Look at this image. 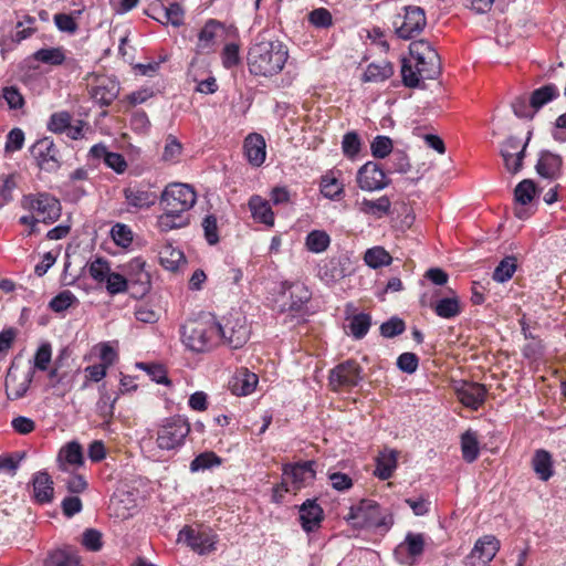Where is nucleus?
<instances>
[{
	"instance_id": "obj_1",
	"label": "nucleus",
	"mask_w": 566,
	"mask_h": 566,
	"mask_svg": "<svg viewBox=\"0 0 566 566\" xmlns=\"http://www.w3.org/2000/svg\"><path fill=\"white\" fill-rule=\"evenodd\" d=\"M409 52L411 59H403L401 65L402 83L407 87H417L421 80H436L441 74L440 56L428 41L411 42Z\"/></svg>"
},
{
	"instance_id": "obj_2",
	"label": "nucleus",
	"mask_w": 566,
	"mask_h": 566,
	"mask_svg": "<svg viewBox=\"0 0 566 566\" xmlns=\"http://www.w3.org/2000/svg\"><path fill=\"white\" fill-rule=\"evenodd\" d=\"M287 59L289 50L283 42L260 33L248 52L249 71L259 76H273L283 70Z\"/></svg>"
},
{
	"instance_id": "obj_3",
	"label": "nucleus",
	"mask_w": 566,
	"mask_h": 566,
	"mask_svg": "<svg viewBox=\"0 0 566 566\" xmlns=\"http://www.w3.org/2000/svg\"><path fill=\"white\" fill-rule=\"evenodd\" d=\"M181 339L192 352H208L218 344L217 322L213 318L188 321L182 326Z\"/></svg>"
},
{
	"instance_id": "obj_4",
	"label": "nucleus",
	"mask_w": 566,
	"mask_h": 566,
	"mask_svg": "<svg viewBox=\"0 0 566 566\" xmlns=\"http://www.w3.org/2000/svg\"><path fill=\"white\" fill-rule=\"evenodd\" d=\"M391 24L398 39L411 40L424 30L426 12L418 6H406L392 18Z\"/></svg>"
},
{
	"instance_id": "obj_5",
	"label": "nucleus",
	"mask_w": 566,
	"mask_h": 566,
	"mask_svg": "<svg viewBox=\"0 0 566 566\" xmlns=\"http://www.w3.org/2000/svg\"><path fill=\"white\" fill-rule=\"evenodd\" d=\"M190 423L181 416L167 418L157 429L156 443L161 450H175L185 443Z\"/></svg>"
},
{
	"instance_id": "obj_6",
	"label": "nucleus",
	"mask_w": 566,
	"mask_h": 566,
	"mask_svg": "<svg viewBox=\"0 0 566 566\" xmlns=\"http://www.w3.org/2000/svg\"><path fill=\"white\" fill-rule=\"evenodd\" d=\"M217 326L218 339L221 338L231 348H241L249 339L247 318L239 312L223 316L221 322H217Z\"/></svg>"
},
{
	"instance_id": "obj_7",
	"label": "nucleus",
	"mask_w": 566,
	"mask_h": 566,
	"mask_svg": "<svg viewBox=\"0 0 566 566\" xmlns=\"http://www.w3.org/2000/svg\"><path fill=\"white\" fill-rule=\"evenodd\" d=\"M197 195L193 188L186 184H170L161 193L160 203L170 212L187 213L196 203Z\"/></svg>"
},
{
	"instance_id": "obj_8",
	"label": "nucleus",
	"mask_w": 566,
	"mask_h": 566,
	"mask_svg": "<svg viewBox=\"0 0 566 566\" xmlns=\"http://www.w3.org/2000/svg\"><path fill=\"white\" fill-rule=\"evenodd\" d=\"M311 296L312 294L304 283L284 281L280 285V311L300 312Z\"/></svg>"
},
{
	"instance_id": "obj_9",
	"label": "nucleus",
	"mask_w": 566,
	"mask_h": 566,
	"mask_svg": "<svg viewBox=\"0 0 566 566\" xmlns=\"http://www.w3.org/2000/svg\"><path fill=\"white\" fill-rule=\"evenodd\" d=\"M24 205L44 223H52L61 216L60 201L45 192L24 197Z\"/></svg>"
},
{
	"instance_id": "obj_10",
	"label": "nucleus",
	"mask_w": 566,
	"mask_h": 566,
	"mask_svg": "<svg viewBox=\"0 0 566 566\" xmlns=\"http://www.w3.org/2000/svg\"><path fill=\"white\" fill-rule=\"evenodd\" d=\"M345 520L355 528L381 525L380 507L373 500H361L349 509Z\"/></svg>"
},
{
	"instance_id": "obj_11",
	"label": "nucleus",
	"mask_w": 566,
	"mask_h": 566,
	"mask_svg": "<svg viewBox=\"0 0 566 566\" xmlns=\"http://www.w3.org/2000/svg\"><path fill=\"white\" fill-rule=\"evenodd\" d=\"M531 137L532 132H528L525 142H522L517 137L510 136L502 144L500 154L503 159L504 167L510 174L515 175L522 169Z\"/></svg>"
},
{
	"instance_id": "obj_12",
	"label": "nucleus",
	"mask_w": 566,
	"mask_h": 566,
	"mask_svg": "<svg viewBox=\"0 0 566 566\" xmlns=\"http://www.w3.org/2000/svg\"><path fill=\"white\" fill-rule=\"evenodd\" d=\"M30 151L41 170L54 172L61 167L60 151L51 138L36 140Z\"/></svg>"
},
{
	"instance_id": "obj_13",
	"label": "nucleus",
	"mask_w": 566,
	"mask_h": 566,
	"mask_svg": "<svg viewBox=\"0 0 566 566\" xmlns=\"http://www.w3.org/2000/svg\"><path fill=\"white\" fill-rule=\"evenodd\" d=\"M33 375V369H20L12 364L6 377V394L8 399L15 400L22 398L32 382Z\"/></svg>"
},
{
	"instance_id": "obj_14",
	"label": "nucleus",
	"mask_w": 566,
	"mask_h": 566,
	"mask_svg": "<svg viewBox=\"0 0 566 566\" xmlns=\"http://www.w3.org/2000/svg\"><path fill=\"white\" fill-rule=\"evenodd\" d=\"M356 181L364 191L381 190L390 182L382 168L375 161H368L358 169Z\"/></svg>"
},
{
	"instance_id": "obj_15",
	"label": "nucleus",
	"mask_w": 566,
	"mask_h": 566,
	"mask_svg": "<svg viewBox=\"0 0 566 566\" xmlns=\"http://www.w3.org/2000/svg\"><path fill=\"white\" fill-rule=\"evenodd\" d=\"M361 368L355 360L337 365L329 374V386L337 391L344 387L356 386L361 379Z\"/></svg>"
},
{
	"instance_id": "obj_16",
	"label": "nucleus",
	"mask_w": 566,
	"mask_h": 566,
	"mask_svg": "<svg viewBox=\"0 0 566 566\" xmlns=\"http://www.w3.org/2000/svg\"><path fill=\"white\" fill-rule=\"evenodd\" d=\"M353 272L352 261L347 255L334 256L318 268V277L326 284H334Z\"/></svg>"
},
{
	"instance_id": "obj_17",
	"label": "nucleus",
	"mask_w": 566,
	"mask_h": 566,
	"mask_svg": "<svg viewBox=\"0 0 566 566\" xmlns=\"http://www.w3.org/2000/svg\"><path fill=\"white\" fill-rule=\"evenodd\" d=\"M500 549V541L493 535L479 538L470 555L467 557V566H486Z\"/></svg>"
},
{
	"instance_id": "obj_18",
	"label": "nucleus",
	"mask_w": 566,
	"mask_h": 566,
	"mask_svg": "<svg viewBox=\"0 0 566 566\" xmlns=\"http://www.w3.org/2000/svg\"><path fill=\"white\" fill-rule=\"evenodd\" d=\"M314 465V461L283 465V476L291 484L293 492H297L314 481L316 475Z\"/></svg>"
},
{
	"instance_id": "obj_19",
	"label": "nucleus",
	"mask_w": 566,
	"mask_h": 566,
	"mask_svg": "<svg viewBox=\"0 0 566 566\" xmlns=\"http://www.w3.org/2000/svg\"><path fill=\"white\" fill-rule=\"evenodd\" d=\"M178 542H184L193 552L205 555L216 549V537L206 532H198L191 527H184L178 535Z\"/></svg>"
},
{
	"instance_id": "obj_20",
	"label": "nucleus",
	"mask_w": 566,
	"mask_h": 566,
	"mask_svg": "<svg viewBox=\"0 0 566 566\" xmlns=\"http://www.w3.org/2000/svg\"><path fill=\"white\" fill-rule=\"evenodd\" d=\"M128 282L134 296H143L150 289V275L145 271V262L139 259H133L128 264Z\"/></svg>"
},
{
	"instance_id": "obj_21",
	"label": "nucleus",
	"mask_w": 566,
	"mask_h": 566,
	"mask_svg": "<svg viewBox=\"0 0 566 566\" xmlns=\"http://www.w3.org/2000/svg\"><path fill=\"white\" fill-rule=\"evenodd\" d=\"M563 158L549 150H542L535 165L536 172L545 179L555 180L562 174Z\"/></svg>"
},
{
	"instance_id": "obj_22",
	"label": "nucleus",
	"mask_w": 566,
	"mask_h": 566,
	"mask_svg": "<svg viewBox=\"0 0 566 566\" xmlns=\"http://www.w3.org/2000/svg\"><path fill=\"white\" fill-rule=\"evenodd\" d=\"M265 147V139L262 135L251 133L245 137L243 149L248 161L252 166L260 167L264 163L266 156Z\"/></svg>"
},
{
	"instance_id": "obj_23",
	"label": "nucleus",
	"mask_w": 566,
	"mask_h": 566,
	"mask_svg": "<svg viewBox=\"0 0 566 566\" xmlns=\"http://www.w3.org/2000/svg\"><path fill=\"white\" fill-rule=\"evenodd\" d=\"M126 203L136 209H147L155 205L156 193L142 186H128L123 190Z\"/></svg>"
},
{
	"instance_id": "obj_24",
	"label": "nucleus",
	"mask_w": 566,
	"mask_h": 566,
	"mask_svg": "<svg viewBox=\"0 0 566 566\" xmlns=\"http://www.w3.org/2000/svg\"><path fill=\"white\" fill-rule=\"evenodd\" d=\"M485 394L484 386L478 382H463L457 389L461 403L471 409H478L484 402Z\"/></svg>"
},
{
	"instance_id": "obj_25",
	"label": "nucleus",
	"mask_w": 566,
	"mask_h": 566,
	"mask_svg": "<svg viewBox=\"0 0 566 566\" xmlns=\"http://www.w3.org/2000/svg\"><path fill=\"white\" fill-rule=\"evenodd\" d=\"M323 516V509L316 503V500H306L300 507L301 524L307 533L319 527Z\"/></svg>"
},
{
	"instance_id": "obj_26",
	"label": "nucleus",
	"mask_w": 566,
	"mask_h": 566,
	"mask_svg": "<svg viewBox=\"0 0 566 566\" xmlns=\"http://www.w3.org/2000/svg\"><path fill=\"white\" fill-rule=\"evenodd\" d=\"M221 29L222 24L219 21L214 19L208 20L198 34L197 52L201 54L212 52L218 32Z\"/></svg>"
},
{
	"instance_id": "obj_27",
	"label": "nucleus",
	"mask_w": 566,
	"mask_h": 566,
	"mask_svg": "<svg viewBox=\"0 0 566 566\" xmlns=\"http://www.w3.org/2000/svg\"><path fill=\"white\" fill-rule=\"evenodd\" d=\"M356 206L359 212L376 219H381L389 214L391 201L387 196H381L375 200L364 198L361 201H357Z\"/></svg>"
},
{
	"instance_id": "obj_28",
	"label": "nucleus",
	"mask_w": 566,
	"mask_h": 566,
	"mask_svg": "<svg viewBox=\"0 0 566 566\" xmlns=\"http://www.w3.org/2000/svg\"><path fill=\"white\" fill-rule=\"evenodd\" d=\"M34 499L40 504L51 503L54 496L53 481L46 472H38L33 478Z\"/></svg>"
},
{
	"instance_id": "obj_29",
	"label": "nucleus",
	"mask_w": 566,
	"mask_h": 566,
	"mask_svg": "<svg viewBox=\"0 0 566 566\" xmlns=\"http://www.w3.org/2000/svg\"><path fill=\"white\" fill-rule=\"evenodd\" d=\"M190 223L189 214L184 212H170L163 208V213L157 218V228L160 232L181 229Z\"/></svg>"
},
{
	"instance_id": "obj_30",
	"label": "nucleus",
	"mask_w": 566,
	"mask_h": 566,
	"mask_svg": "<svg viewBox=\"0 0 566 566\" xmlns=\"http://www.w3.org/2000/svg\"><path fill=\"white\" fill-rule=\"evenodd\" d=\"M258 381V376L254 373L243 368L233 377L231 390L237 396H247L254 391Z\"/></svg>"
},
{
	"instance_id": "obj_31",
	"label": "nucleus",
	"mask_w": 566,
	"mask_h": 566,
	"mask_svg": "<svg viewBox=\"0 0 566 566\" xmlns=\"http://www.w3.org/2000/svg\"><path fill=\"white\" fill-rule=\"evenodd\" d=\"M252 217L269 227L274 224V213L268 200L260 196H252L249 200Z\"/></svg>"
},
{
	"instance_id": "obj_32",
	"label": "nucleus",
	"mask_w": 566,
	"mask_h": 566,
	"mask_svg": "<svg viewBox=\"0 0 566 566\" xmlns=\"http://www.w3.org/2000/svg\"><path fill=\"white\" fill-rule=\"evenodd\" d=\"M398 453L395 450H384L377 457L375 475L388 480L397 468Z\"/></svg>"
},
{
	"instance_id": "obj_33",
	"label": "nucleus",
	"mask_w": 566,
	"mask_h": 566,
	"mask_svg": "<svg viewBox=\"0 0 566 566\" xmlns=\"http://www.w3.org/2000/svg\"><path fill=\"white\" fill-rule=\"evenodd\" d=\"M57 460L60 462V468L63 471L67 470V464L70 465H82L83 464V453L82 447L80 443L72 441L69 442L65 447H63L59 453Z\"/></svg>"
},
{
	"instance_id": "obj_34",
	"label": "nucleus",
	"mask_w": 566,
	"mask_h": 566,
	"mask_svg": "<svg viewBox=\"0 0 566 566\" xmlns=\"http://www.w3.org/2000/svg\"><path fill=\"white\" fill-rule=\"evenodd\" d=\"M118 83L111 78H102L94 88V98L102 105H111L118 95Z\"/></svg>"
},
{
	"instance_id": "obj_35",
	"label": "nucleus",
	"mask_w": 566,
	"mask_h": 566,
	"mask_svg": "<svg viewBox=\"0 0 566 566\" xmlns=\"http://www.w3.org/2000/svg\"><path fill=\"white\" fill-rule=\"evenodd\" d=\"M558 96V90L555 85L548 84L535 90L530 96V103L532 109L537 112L548 102L555 99Z\"/></svg>"
},
{
	"instance_id": "obj_36",
	"label": "nucleus",
	"mask_w": 566,
	"mask_h": 566,
	"mask_svg": "<svg viewBox=\"0 0 566 566\" xmlns=\"http://www.w3.org/2000/svg\"><path fill=\"white\" fill-rule=\"evenodd\" d=\"M394 74L392 65L387 61L380 63H371L364 73L365 82H381L389 78Z\"/></svg>"
},
{
	"instance_id": "obj_37",
	"label": "nucleus",
	"mask_w": 566,
	"mask_h": 566,
	"mask_svg": "<svg viewBox=\"0 0 566 566\" xmlns=\"http://www.w3.org/2000/svg\"><path fill=\"white\" fill-rule=\"evenodd\" d=\"M461 450L463 459L468 463H472L479 457V440L474 431L468 430L461 436Z\"/></svg>"
},
{
	"instance_id": "obj_38",
	"label": "nucleus",
	"mask_w": 566,
	"mask_h": 566,
	"mask_svg": "<svg viewBox=\"0 0 566 566\" xmlns=\"http://www.w3.org/2000/svg\"><path fill=\"white\" fill-rule=\"evenodd\" d=\"M184 260V253L171 244H165L159 251L160 264L169 271H176Z\"/></svg>"
},
{
	"instance_id": "obj_39",
	"label": "nucleus",
	"mask_w": 566,
	"mask_h": 566,
	"mask_svg": "<svg viewBox=\"0 0 566 566\" xmlns=\"http://www.w3.org/2000/svg\"><path fill=\"white\" fill-rule=\"evenodd\" d=\"M80 558L71 549H56L48 556L44 566H77Z\"/></svg>"
},
{
	"instance_id": "obj_40",
	"label": "nucleus",
	"mask_w": 566,
	"mask_h": 566,
	"mask_svg": "<svg viewBox=\"0 0 566 566\" xmlns=\"http://www.w3.org/2000/svg\"><path fill=\"white\" fill-rule=\"evenodd\" d=\"M321 192L324 197L336 200L344 193V185L333 175L328 172L322 177Z\"/></svg>"
},
{
	"instance_id": "obj_41",
	"label": "nucleus",
	"mask_w": 566,
	"mask_h": 566,
	"mask_svg": "<svg viewBox=\"0 0 566 566\" xmlns=\"http://www.w3.org/2000/svg\"><path fill=\"white\" fill-rule=\"evenodd\" d=\"M533 468L541 480L547 481L552 474V455L546 450H537L533 458Z\"/></svg>"
},
{
	"instance_id": "obj_42",
	"label": "nucleus",
	"mask_w": 566,
	"mask_h": 566,
	"mask_svg": "<svg viewBox=\"0 0 566 566\" xmlns=\"http://www.w3.org/2000/svg\"><path fill=\"white\" fill-rule=\"evenodd\" d=\"M364 261L368 266L378 269L389 265L392 258L382 247H374L365 252Z\"/></svg>"
},
{
	"instance_id": "obj_43",
	"label": "nucleus",
	"mask_w": 566,
	"mask_h": 566,
	"mask_svg": "<svg viewBox=\"0 0 566 566\" xmlns=\"http://www.w3.org/2000/svg\"><path fill=\"white\" fill-rule=\"evenodd\" d=\"M434 312L439 317L453 318L461 313L460 301L457 296L441 298L436 303Z\"/></svg>"
},
{
	"instance_id": "obj_44",
	"label": "nucleus",
	"mask_w": 566,
	"mask_h": 566,
	"mask_svg": "<svg viewBox=\"0 0 566 566\" xmlns=\"http://www.w3.org/2000/svg\"><path fill=\"white\" fill-rule=\"evenodd\" d=\"M33 59L49 65H61L65 54L62 48L40 49L33 53Z\"/></svg>"
},
{
	"instance_id": "obj_45",
	"label": "nucleus",
	"mask_w": 566,
	"mask_h": 566,
	"mask_svg": "<svg viewBox=\"0 0 566 566\" xmlns=\"http://www.w3.org/2000/svg\"><path fill=\"white\" fill-rule=\"evenodd\" d=\"M117 397L112 398L107 392H101L96 403V412L103 419V424L108 426L114 416V407Z\"/></svg>"
},
{
	"instance_id": "obj_46",
	"label": "nucleus",
	"mask_w": 566,
	"mask_h": 566,
	"mask_svg": "<svg viewBox=\"0 0 566 566\" xmlns=\"http://www.w3.org/2000/svg\"><path fill=\"white\" fill-rule=\"evenodd\" d=\"M516 269V258L512 255L506 256L495 268L493 272V280L500 283H504L514 275Z\"/></svg>"
},
{
	"instance_id": "obj_47",
	"label": "nucleus",
	"mask_w": 566,
	"mask_h": 566,
	"mask_svg": "<svg viewBox=\"0 0 566 566\" xmlns=\"http://www.w3.org/2000/svg\"><path fill=\"white\" fill-rule=\"evenodd\" d=\"M536 190V185L532 179H524L516 185L514 189V198L516 202L525 206L533 200Z\"/></svg>"
},
{
	"instance_id": "obj_48",
	"label": "nucleus",
	"mask_w": 566,
	"mask_h": 566,
	"mask_svg": "<svg viewBox=\"0 0 566 566\" xmlns=\"http://www.w3.org/2000/svg\"><path fill=\"white\" fill-rule=\"evenodd\" d=\"M331 239L325 231L314 230L306 237V248L314 253L325 251L329 245Z\"/></svg>"
},
{
	"instance_id": "obj_49",
	"label": "nucleus",
	"mask_w": 566,
	"mask_h": 566,
	"mask_svg": "<svg viewBox=\"0 0 566 566\" xmlns=\"http://www.w3.org/2000/svg\"><path fill=\"white\" fill-rule=\"evenodd\" d=\"M184 9L178 3H170L161 9V18L157 20L161 23H170L174 27H180L184 23Z\"/></svg>"
},
{
	"instance_id": "obj_50",
	"label": "nucleus",
	"mask_w": 566,
	"mask_h": 566,
	"mask_svg": "<svg viewBox=\"0 0 566 566\" xmlns=\"http://www.w3.org/2000/svg\"><path fill=\"white\" fill-rule=\"evenodd\" d=\"M399 548H406L410 556H420L424 549V537L419 533H408Z\"/></svg>"
},
{
	"instance_id": "obj_51",
	"label": "nucleus",
	"mask_w": 566,
	"mask_h": 566,
	"mask_svg": "<svg viewBox=\"0 0 566 566\" xmlns=\"http://www.w3.org/2000/svg\"><path fill=\"white\" fill-rule=\"evenodd\" d=\"M370 323L371 321L368 314L360 313L354 315L349 323L350 334L357 339L363 338L369 331Z\"/></svg>"
},
{
	"instance_id": "obj_52",
	"label": "nucleus",
	"mask_w": 566,
	"mask_h": 566,
	"mask_svg": "<svg viewBox=\"0 0 566 566\" xmlns=\"http://www.w3.org/2000/svg\"><path fill=\"white\" fill-rule=\"evenodd\" d=\"M71 123L72 116L69 112H57L51 115L48 129L55 134H64Z\"/></svg>"
},
{
	"instance_id": "obj_53",
	"label": "nucleus",
	"mask_w": 566,
	"mask_h": 566,
	"mask_svg": "<svg viewBox=\"0 0 566 566\" xmlns=\"http://www.w3.org/2000/svg\"><path fill=\"white\" fill-rule=\"evenodd\" d=\"M389 172L407 174L411 170L409 158L402 150H395L389 159Z\"/></svg>"
},
{
	"instance_id": "obj_54",
	"label": "nucleus",
	"mask_w": 566,
	"mask_h": 566,
	"mask_svg": "<svg viewBox=\"0 0 566 566\" xmlns=\"http://www.w3.org/2000/svg\"><path fill=\"white\" fill-rule=\"evenodd\" d=\"M106 290L109 294L115 295L127 291L129 282L124 275L119 273L109 272L105 280Z\"/></svg>"
},
{
	"instance_id": "obj_55",
	"label": "nucleus",
	"mask_w": 566,
	"mask_h": 566,
	"mask_svg": "<svg viewBox=\"0 0 566 566\" xmlns=\"http://www.w3.org/2000/svg\"><path fill=\"white\" fill-rule=\"evenodd\" d=\"M371 155L375 158H385L392 151V140L387 136H377L370 145Z\"/></svg>"
},
{
	"instance_id": "obj_56",
	"label": "nucleus",
	"mask_w": 566,
	"mask_h": 566,
	"mask_svg": "<svg viewBox=\"0 0 566 566\" xmlns=\"http://www.w3.org/2000/svg\"><path fill=\"white\" fill-rule=\"evenodd\" d=\"M76 302L75 295L69 291H62L56 296H54L50 302V307L52 311L60 313L67 310L71 305Z\"/></svg>"
},
{
	"instance_id": "obj_57",
	"label": "nucleus",
	"mask_w": 566,
	"mask_h": 566,
	"mask_svg": "<svg viewBox=\"0 0 566 566\" xmlns=\"http://www.w3.org/2000/svg\"><path fill=\"white\" fill-rule=\"evenodd\" d=\"M360 139L357 133L348 132L344 135L342 149L346 157L354 158L360 151Z\"/></svg>"
},
{
	"instance_id": "obj_58",
	"label": "nucleus",
	"mask_w": 566,
	"mask_h": 566,
	"mask_svg": "<svg viewBox=\"0 0 566 566\" xmlns=\"http://www.w3.org/2000/svg\"><path fill=\"white\" fill-rule=\"evenodd\" d=\"M112 238L117 245L128 247L133 241L130 228L123 223H116L111 230Z\"/></svg>"
},
{
	"instance_id": "obj_59",
	"label": "nucleus",
	"mask_w": 566,
	"mask_h": 566,
	"mask_svg": "<svg viewBox=\"0 0 566 566\" xmlns=\"http://www.w3.org/2000/svg\"><path fill=\"white\" fill-rule=\"evenodd\" d=\"M88 272L95 281L104 282L111 272L109 263L103 258H97L90 263Z\"/></svg>"
},
{
	"instance_id": "obj_60",
	"label": "nucleus",
	"mask_w": 566,
	"mask_h": 566,
	"mask_svg": "<svg viewBox=\"0 0 566 566\" xmlns=\"http://www.w3.org/2000/svg\"><path fill=\"white\" fill-rule=\"evenodd\" d=\"M201 226L207 242L211 245L217 244L219 242L217 218L213 214L206 216Z\"/></svg>"
},
{
	"instance_id": "obj_61",
	"label": "nucleus",
	"mask_w": 566,
	"mask_h": 566,
	"mask_svg": "<svg viewBox=\"0 0 566 566\" xmlns=\"http://www.w3.org/2000/svg\"><path fill=\"white\" fill-rule=\"evenodd\" d=\"M24 133L21 128H12L7 135L4 151L14 153L22 149L24 145Z\"/></svg>"
},
{
	"instance_id": "obj_62",
	"label": "nucleus",
	"mask_w": 566,
	"mask_h": 566,
	"mask_svg": "<svg viewBox=\"0 0 566 566\" xmlns=\"http://www.w3.org/2000/svg\"><path fill=\"white\" fill-rule=\"evenodd\" d=\"M182 150L181 144L172 135H169L166 139L163 159L165 161L174 163L178 159Z\"/></svg>"
},
{
	"instance_id": "obj_63",
	"label": "nucleus",
	"mask_w": 566,
	"mask_h": 566,
	"mask_svg": "<svg viewBox=\"0 0 566 566\" xmlns=\"http://www.w3.org/2000/svg\"><path fill=\"white\" fill-rule=\"evenodd\" d=\"M308 20L316 28H328L333 23L332 14L325 8H318L311 11Z\"/></svg>"
},
{
	"instance_id": "obj_64",
	"label": "nucleus",
	"mask_w": 566,
	"mask_h": 566,
	"mask_svg": "<svg viewBox=\"0 0 566 566\" xmlns=\"http://www.w3.org/2000/svg\"><path fill=\"white\" fill-rule=\"evenodd\" d=\"M406 326L402 319L392 317L385 322L380 326V333L384 337L392 338L400 335L405 331Z\"/></svg>"
}]
</instances>
